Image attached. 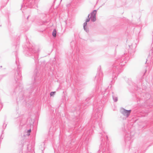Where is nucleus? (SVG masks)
<instances>
[{"label":"nucleus","mask_w":153,"mask_h":153,"mask_svg":"<svg viewBox=\"0 0 153 153\" xmlns=\"http://www.w3.org/2000/svg\"><path fill=\"white\" fill-rule=\"evenodd\" d=\"M87 22H86L84 23L83 25V28L84 30L87 32L89 31L87 27Z\"/></svg>","instance_id":"obj_3"},{"label":"nucleus","mask_w":153,"mask_h":153,"mask_svg":"<svg viewBox=\"0 0 153 153\" xmlns=\"http://www.w3.org/2000/svg\"><path fill=\"white\" fill-rule=\"evenodd\" d=\"M28 18H29V16H28V17H27V19H28Z\"/></svg>","instance_id":"obj_7"},{"label":"nucleus","mask_w":153,"mask_h":153,"mask_svg":"<svg viewBox=\"0 0 153 153\" xmlns=\"http://www.w3.org/2000/svg\"><path fill=\"white\" fill-rule=\"evenodd\" d=\"M121 112L126 117H128L131 113V110H127L124 108H122Z\"/></svg>","instance_id":"obj_2"},{"label":"nucleus","mask_w":153,"mask_h":153,"mask_svg":"<svg viewBox=\"0 0 153 153\" xmlns=\"http://www.w3.org/2000/svg\"><path fill=\"white\" fill-rule=\"evenodd\" d=\"M97 13V10H93L91 13V16L90 17H89L90 14H89L88 16V18L86 19L85 22H89L90 19L91 21L93 22H94L96 21V15Z\"/></svg>","instance_id":"obj_1"},{"label":"nucleus","mask_w":153,"mask_h":153,"mask_svg":"<svg viewBox=\"0 0 153 153\" xmlns=\"http://www.w3.org/2000/svg\"><path fill=\"white\" fill-rule=\"evenodd\" d=\"M56 93V92L55 91H54V92H52L51 93H50V95L51 96H53L54 94H55Z\"/></svg>","instance_id":"obj_5"},{"label":"nucleus","mask_w":153,"mask_h":153,"mask_svg":"<svg viewBox=\"0 0 153 153\" xmlns=\"http://www.w3.org/2000/svg\"><path fill=\"white\" fill-rule=\"evenodd\" d=\"M30 132H31V130L30 129H29V130H28L27 132L29 133L28 135V136L30 135Z\"/></svg>","instance_id":"obj_6"},{"label":"nucleus","mask_w":153,"mask_h":153,"mask_svg":"<svg viewBox=\"0 0 153 153\" xmlns=\"http://www.w3.org/2000/svg\"><path fill=\"white\" fill-rule=\"evenodd\" d=\"M56 29H54L53 30L52 33V35L54 37H56Z\"/></svg>","instance_id":"obj_4"}]
</instances>
